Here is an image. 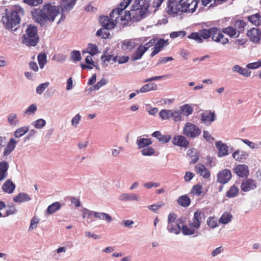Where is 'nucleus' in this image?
<instances>
[{
  "mask_svg": "<svg viewBox=\"0 0 261 261\" xmlns=\"http://www.w3.org/2000/svg\"><path fill=\"white\" fill-rule=\"evenodd\" d=\"M59 13L58 6L48 3L44 5L41 9H34L32 11V15L35 22L43 26L45 25L47 22H54Z\"/></svg>",
  "mask_w": 261,
  "mask_h": 261,
  "instance_id": "f257e3e1",
  "label": "nucleus"
},
{
  "mask_svg": "<svg viewBox=\"0 0 261 261\" xmlns=\"http://www.w3.org/2000/svg\"><path fill=\"white\" fill-rule=\"evenodd\" d=\"M141 1V0H123L116 9H113L111 11L110 14L111 19L113 22H115L116 25L120 21H121L122 24L123 23V21H127L130 19V14L129 11H124V10L131 3H133L132 10L139 9Z\"/></svg>",
  "mask_w": 261,
  "mask_h": 261,
  "instance_id": "f03ea898",
  "label": "nucleus"
},
{
  "mask_svg": "<svg viewBox=\"0 0 261 261\" xmlns=\"http://www.w3.org/2000/svg\"><path fill=\"white\" fill-rule=\"evenodd\" d=\"M24 10L20 7L15 6L12 10H5V14L2 16V21L7 29L16 31L19 27L21 17L24 15Z\"/></svg>",
  "mask_w": 261,
  "mask_h": 261,
  "instance_id": "7ed1b4c3",
  "label": "nucleus"
},
{
  "mask_svg": "<svg viewBox=\"0 0 261 261\" xmlns=\"http://www.w3.org/2000/svg\"><path fill=\"white\" fill-rule=\"evenodd\" d=\"M205 214L200 211L195 212L194 217L189 221V225H183L181 228L184 235H193L198 234L197 230L200 228L201 223L205 219Z\"/></svg>",
  "mask_w": 261,
  "mask_h": 261,
  "instance_id": "20e7f679",
  "label": "nucleus"
},
{
  "mask_svg": "<svg viewBox=\"0 0 261 261\" xmlns=\"http://www.w3.org/2000/svg\"><path fill=\"white\" fill-rule=\"evenodd\" d=\"M202 40H207L211 38L212 40L218 43L225 45L229 42V39L222 34L217 27H212L208 29H202L199 31Z\"/></svg>",
  "mask_w": 261,
  "mask_h": 261,
  "instance_id": "39448f33",
  "label": "nucleus"
},
{
  "mask_svg": "<svg viewBox=\"0 0 261 261\" xmlns=\"http://www.w3.org/2000/svg\"><path fill=\"white\" fill-rule=\"evenodd\" d=\"M39 41L37 29L36 27L30 25L22 37V42L28 46H35Z\"/></svg>",
  "mask_w": 261,
  "mask_h": 261,
  "instance_id": "423d86ee",
  "label": "nucleus"
},
{
  "mask_svg": "<svg viewBox=\"0 0 261 261\" xmlns=\"http://www.w3.org/2000/svg\"><path fill=\"white\" fill-rule=\"evenodd\" d=\"M184 8L182 0L180 1L169 0L168 2L166 10L169 15L175 16L176 15L184 13Z\"/></svg>",
  "mask_w": 261,
  "mask_h": 261,
  "instance_id": "0eeeda50",
  "label": "nucleus"
},
{
  "mask_svg": "<svg viewBox=\"0 0 261 261\" xmlns=\"http://www.w3.org/2000/svg\"><path fill=\"white\" fill-rule=\"evenodd\" d=\"M201 133L200 129L190 122H187L183 128V134L188 138H196Z\"/></svg>",
  "mask_w": 261,
  "mask_h": 261,
  "instance_id": "6e6552de",
  "label": "nucleus"
},
{
  "mask_svg": "<svg viewBox=\"0 0 261 261\" xmlns=\"http://www.w3.org/2000/svg\"><path fill=\"white\" fill-rule=\"evenodd\" d=\"M231 171L229 169H225L218 173L217 181L222 184H225L231 179Z\"/></svg>",
  "mask_w": 261,
  "mask_h": 261,
  "instance_id": "1a4fd4ad",
  "label": "nucleus"
},
{
  "mask_svg": "<svg viewBox=\"0 0 261 261\" xmlns=\"http://www.w3.org/2000/svg\"><path fill=\"white\" fill-rule=\"evenodd\" d=\"M199 2L198 0H182L184 6V12L193 13L196 10Z\"/></svg>",
  "mask_w": 261,
  "mask_h": 261,
  "instance_id": "9d476101",
  "label": "nucleus"
},
{
  "mask_svg": "<svg viewBox=\"0 0 261 261\" xmlns=\"http://www.w3.org/2000/svg\"><path fill=\"white\" fill-rule=\"evenodd\" d=\"M247 35L251 41L257 43L260 40L261 32L257 28H253L247 31Z\"/></svg>",
  "mask_w": 261,
  "mask_h": 261,
  "instance_id": "9b49d317",
  "label": "nucleus"
},
{
  "mask_svg": "<svg viewBox=\"0 0 261 261\" xmlns=\"http://www.w3.org/2000/svg\"><path fill=\"white\" fill-rule=\"evenodd\" d=\"M216 120L215 112L211 111H205L201 114V120L205 124L208 125Z\"/></svg>",
  "mask_w": 261,
  "mask_h": 261,
  "instance_id": "f8f14e48",
  "label": "nucleus"
},
{
  "mask_svg": "<svg viewBox=\"0 0 261 261\" xmlns=\"http://www.w3.org/2000/svg\"><path fill=\"white\" fill-rule=\"evenodd\" d=\"M137 46L134 39H125L122 42L121 48L125 52L132 51Z\"/></svg>",
  "mask_w": 261,
  "mask_h": 261,
  "instance_id": "ddd939ff",
  "label": "nucleus"
},
{
  "mask_svg": "<svg viewBox=\"0 0 261 261\" xmlns=\"http://www.w3.org/2000/svg\"><path fill=\"white\" fill-rule=\"evenodd\" d=\"M233 171L239 177H247L249 175L248 167L245 165H238L233 168Z\"/></svg>",
  "mask_w": 261,
  "mask_h": 261,
  "instance_id": "4468645a",
  "label": "nucleus"
},
{
  "mask_svg": "<svg viewBox=\"0 0 261 261\" xmlns=\"http://www.w3.org/2000/svg\"><path fill=\"white\" fill-rule=\"evenodd\" d=\"M172 143L180 147H187L189 142L186 138L182 135H177L174 137L172 140Z\"/></svg>",
  "mask_w": 261,
  "mask_h": 261,
  "instance_id": "2eb2a0df",
  "label": "nucleus"
},
{
  "mask_svg": "<svg viewBox=\"0 0 261 261\" xmlns=\"http://www.w3.org/2000/svg\"><path fill=\"white\" fill-rule=\"evenodd\" d=\"M256 187V182L254 180L248 178L243 181L241 184V190L244 192H248L253 190Z\"/></svg>",
  "mask_w": 261,
  "mask_h": 261,
  "instance_id": "dca6fc26",
  "label": "nucleus"
},
{
  "mask_svg": "<svg viewBox=\"0 0 261 261\" xmlns=\"http://www.w3.org/2000/svg\"><path fill=\"white\" fill-rule=\"evenodd\" d=\"M99 21L102 27L107 30L114 29L116 27L115 22L111 19L110 17L107 16H103L100 17Z\"/></svg>",
  "mask_w": 261,
  "mask_h": 261,
  "instance_id": "f3484780",
  "label": "nucleus"
},
{
  "mask_svg": "<svg viewBox=\"0 0 261 261\" xmlns=\"http://www.w3.org/2000/svg\"><path fill=\"white\" fill-rule=\"evenodd\" d=\"M195 172L204 178L210 177V172L208 169L202 164H198L195 167Z\"/></svg>",
  "mask_w": 261,
  "mask_h": 261,
  "instance_id": "a211bd4d",
  "label": "nucleus"
},
{
  "mask_svg": "<svg viewBox=\"0 0 261 261\" xmlns=\"http://www.w3.org/2000/svg\"><path fill=\"white\" fill-rule=\"evenodd\" d=\"M167 44V41H166L163 39H160L159 40H158V42H155L154 44V46L153 48V50L150 54V56L153 57L155 55L158 54L163 48V47Z\"/></svg>",
  "mask_w": 261,
  "mask_h": 261,
  "instance_id": "6ab92c4d",
  "label": "nucleus"
},
{
  "mask_svg": "<svg viewBox=\"0 0 261 261\" xmlns=\"http://www.w3.org/2000/svg\"><path fill=\"white\" fill-rule=\"evenodd\" d=\"M219 29L220 32L222 34H225L227 35L230 37H238L239 35H238L237 29L232 26L227 27L226 28H224L222 29L220 28H218Z\"/></svg>",
  "mask_w": 261,
  "mask_h": 261,
  "instance_id": "aec40b11",
  "label": "nucleus"
},
{
  "mask_svg": "<svg viewBox=\"0 0 261 261\" xmlns=\"http://www.w3.org/2000/svg\"><path fill=\"white\" fill-rule=\"evenodd\" d=\"M76 0H62L60 7L62 12L70 11L75 4Z\"/></svg>",
  "mask_w": 261,
  "mask_h": 261,
  "instance_id": "412c9836",
  "label": "nucleus"
},
{
  "mask_svg": "<svg viewBox=\"0 0 261 261\" xmlns=\"http://www.w3.org/2000/svg\"><path fill=\"white\" fill-rule=\"evenodd\" d=\"M9 167V164L7 162H0V181L4 180L7 177V171Z\"/></svg>",
  "mask_w": 261,
  "mask_h": 261,
  "instance_id": "4be33fe9",
  "label": "nucleus"
},
{
  "mask_svg": "<svg viewBox=\"0 0 261 261\" xmlns=\"http://www.w3.org/2000/svg\"><path fill=\"white\" fill-rule=\"evenodd\" d=\"M216 146L218 150V156H223L228 153V149L227 146L222 143L221 141L216 142Z\"/></svg>",
  "mask_w": 261,
  "mask_h": 261,
  "instance_id": "5701e85b",
  "label": "nucleus"
},
{
  "mask_svg": "<svg viewBox=\"0 0 261 261\" xmlns=\"http://www.w3.org/2000/svg\"><path fill=\"white\" fill-rule=\"evenodd\" d=\"M15 188V184L10 179H7L2 186L3 191L9 194L12 193Z\"/></svg>",
  "mask_w": 261,
  "mask_h": 261,
  "instance_id": "b1692460",
  "label": "nucleus"
},
{
  "mask_svg": "<svg viewBox=\"0 0 261 261\" xmlns=\"http://www.w3.org/2000/svg\"><path fill=\"white\" fill-rule=\"evenodd\" d=\"M233 72H237L244 77H249L251 75V71L247 68H242L238 65H234L232 68Z\"/></svg>",
  "mask_w": 261,
  "mask_h": 261,
  "instance_id": "393cba45",
  "label": "nucleus"
},
{
  "mask_svg": "<svg viewBox=\"0 0 261 261\" xmlns=\"http://www.w3.org/2000/svg\"><path fill=\"white\" fill-rule=\"evenodd\" d=\"M146 51V49L143 47L142 44H141L133 54L131 57L132 60L136 61L140 59Z\"/></svg>",
  "mask_w": 261,
  "mask_h": 261,
  "instance_id": "a878e982",
  "label": "nucleus"
},
{
  "mask_svg": "<svg viewBox=\"0 0 261 261\" xmlns=\"http://www.w3.org/2000/svg\"><path fill=\"white\" fill-rule=\"evenodd\" d=\"M16 144L17 141L14 139H11L4 151V155L7 156L10 154L11 152L14 149Z\"/></svg>",
  "mask_w": 261,
  "mask_h": 261,
  "instance_id": "bb28decb",
  "label": "nucleus"
},
{
  "mask_svg": "<svg viewBox=\"0 0 261 261\" xmlns=\"http://www.w3.org/2000/svg\"><path fill=\"white\" fill-rule=\"evenodd\" d=\"M248 154L246 152L237 150L232 153L233 158L237 161H242L247 158Z\"/></svg>",
  "mask_w": 261,
  "mask_h": 261,
  "instance_id": "cd10ccee",
  "label": "nucleus"
},
{
  "mask_svg": "<svg viewBox=\"0 0 261 261\" xmlns=\"http://www.w3.org/2000/svg\"><path fill=\"white\" fill-rule=\"evenodd\" d=\"M177 202L179 205L186 207L190 205L191 203V200L187 195H184L179 196Z\"/></svg>",
  "mask_w": 261,
  "mask_h": 261,
  "instance_id": "c85d7f7f",
  "label": "nucleus"
},
{
  "mask_svg": "<svg viewBox=\"0 0 261 261\" xmlns=\"http://www.w3.org/2000/svg\"><path fill=\"white\" fill-rule=\"evenodd\" d=\"M234 27L240 35L241 33H243L247 25V23L243 20H236L233 23Z\"/></svg>",
  "mask_w": 261,
  "mask_h": 261,
  "instance_id": "c756f323",
  "label": "nucleus"
},
{
  "mask_svg": "<svg viewBox=\"0 0 261 261\" xmlns=\"http://www.w3.org/2000/svg\"><path fill=\"white\" fill-rule=\"evenodd\" d=\"M119 199L121 201H133V200H139V197L136 194H128L124 193L122 194L119 196Z\"/></svg>",
  "mask_w": 261,
  "mask_h": 261,
  "instance_id": "7c9ffc66",
  "label": "nucleus"
},
{
  "mask_svg": "<svg viewBox=\"0 0 261 261\" xmlns=\"http://www.w3.org/2000/svg\"><path fill=\"white\" fill-rule=\"evenodd\" d=\"M31 199L30 196L26 193H20L15 196L13 198L14 201L15 202H22L28 201Z\"/></svg>",
  "mask_w": 261,
  "mask_h": 261,
  "instance_id": "2f4dec72",
  "label": "nucleus"
},
{
  "mask_svg": "<svg viewBox=\"0 0 261 261\" xmlns=\"http://www.w3.org/2000/svg\"><path fill=\"white\" fill-rule=\"evenodd\" d=\"M167 229L169 232L176 234L179 233L181 230L179 224L177 222L168 224Z\"/></svg>",
  "mask_w": 261,
  "mask_h": 261,
  "instance_id": "473e14b6",
  "label": "nucleus"
},
{
  "mask_svg": "<svg viewBox=\"0 0 261 261\" xmlns=\"http://www.w3.org/2000/svg\"><path fill=\"white\" fill-rule=\"evenodd\" d=\"M137 144L139 148H142L151 144L152 141L150 139L138 138L137 140Z\"/></svg>",
  "mask_w": 261,
  "mask_h": 261,
  "instance_id": "72a5a7b5",
  "label": "nucleus"
},
{
  "mask_svg": "<svg viewBox=\"0 0 261 261\" xmlns=\"http://www.w3.org/2000/svg\"><path fill=\"white\" fill-rule=\"evenodd\" d=\"M94 217L100 220H106L107 222H110L112 221V217L105 213L94 212Z\"/></svg>",
  "mask_w": 261,
  "mask_h": 261,
  "instance_id": "f704fd0d",
  "label": "nucleus"
},
{
  "mask_svg": "<svg viewBox=\"0 0 261 261\" xmlns=\"http://www.w3.org/2000/svg\"><path fill=\"white\" fill-rule=\"evenodd\" d=\"M248 20L255 25L260 26L261 23V17L258 13L248 16Z\"/></svg>",
  "mask_w": 261,
  "mask_h": 261,
  "instance_id": "c9c22d12",
  "label": "nucleus"
},
{
  "mask_svg": "<svg viewBox=\"0 0 261 261\" xmlns=\"http://www.w3.org/2000/svg\"><path fill=\"white\" fill-rule=\"evenodd\" d=\"M239 189L235 185L230 187L228 191L226 193V196L231 198L236 197L239 193Z\"/></svg>",
  "mask_w": 261,
  "mask_h": 261,
  "instance_id": "e433bc0d",
  "label": "nucleus"
},
{
  "mask_svg": "<svg viewBox=\"0 0 261 261\" xmlns=\"http://www.w3.org/2000/svg\"><path fill=\"white\" fill-rule=\"evenodd\" d=\"M8 121L10 125L16 126L19 123V119L15 113H11L8 116Z\"/></svg>",
  "mask_w": 261,
  "mask_h": 261,
  "instance_id": "4c0bfd02",
  "label": "nucleus"
},
{
  "mask_svg": "<svg viewBox=\"0 0 261 261\" xmlns=\"http://www.w3.org/2000/svg\"><path fill=\"white\" fill-rule=\"evenodd\" d=\"M61 207V204L58 202H55L49 205L46 210V213L50 215L56 212Z\"/></svg>",
  "mask_w": 261,
  "mask_h": 261,
  "instance_id": "58836bf2",
  "label": "nucleus"
},
{
  "mask_svg": "<svg viewBox=\"0 0 261 261\" xmlns=\"http://www.w3.org/2000/svg\"><path fill=\"white\" fill-rule=\"evenodd\" d=\"M157 89V85L153 83H148L144 85L142 88L140 89V91L141 93H145L151 90H155Z\"/></svg>",
  "mask_w": 261,
  "mask_h": 261,
  "instance_id": "ea45409f",
  "label": "nucleus"
},
{
  "mask_svg": "<svg viewBox=\"0 0 261 261\" xmlns=\"http://www.w3.org/2000/svg\"><path fill=\"white\" fill-rule=\"evenodd\" d=\"M232 218V215L228 212L224 213L219 219V222L224 224L229 222Z\"/></svg>",
  "mask_w": 261,
  "mask_h": 261,
  "instance_id": "a19ab883",
  "label": "nucleus"
},
{
  "mask_svg": "<svg viewBox=\"0 0 261 261\" xmlns=\"http://www.w3.org/2000/svg\"><path fill=\"white\" fill-rule=\"evenodd\" d=\"M180 111L184 115L188 116L192 113L193 109L189 105L186 104L181 107Z\"/></svg>",
  "mask_w": 261,
  "mask_h": 261,
  "instance_id": "79ce46f5",
  "label": "nucleus"
},
{
  "mask_svg": "<svg viewBox=\"0 0 261 261\" xmlns=\"http://www.w3.org/2000/svg\"><path fill=\"white\" fill-rule=\"evenodd\" d=\"M28 126H23L19 127L18 129H17L15 132L14 136L16 138H19L24 135L25 134H26L28 132Z\"/></svg>",
  "mask_w": 261,
  "mask_h": 261,
  "instance_id": "37998d69",
  "label": "nucleus"
},
{
  "mask_svg": "<svg viewBox=\"0 0 261 261\" xmlns=\"http://www.w3.org/2000/svg\"><path fill=\"white\" fill-rule=\"evenodd\" d=\"M86 53L91 56H94L98 53V48L96 44L90 43L86 49Z\"/></svg>",
  "mask_w": 261,
  "mask_h": 261,
  "instance_id": "c03bdc74",
  "label": "nucleus"
},
{
  "mask_svg": "<svg viewBox=\"0 0 261 261\" xmlns=\"http://www.w3.org/2000/svg\"><path fill=\"white\" fill-rule=\"evenodd\" d=\"M129 58V57L127 56H116L113 58V61L114 63L118 62L119 64H123L126 63L128 61Z\"/></svg>",
  "mask_w": 261,
  "mask_h": 261,
  "instance_id": "a18cd8bd",
  "label": "nucleus"
},
{
  "mask_svg": "<svg viewBox=\"0 0 261 261\" xmlns=\"http://www.w3.org/2000/svg\"><path fill=\"white\" fill-rule=\"evenodd\" d=\"M202 192V187L200 185H194L191 191V193L193 195L200 196Z\"/></svg>",
  "mask_w": 261,
  "mask_h": 261,
  "instance_id": "49530a36",
  "label": "nucleus"
},
{
  "mask_svg": "<svg viewBox=\"0 0 261 261\" xmlns=\"http://www.w3.org/2000/svg\"><path fill=\"white\" fill-rule=\"evenodd\" d=\"M206 222L207 224L211 228H214L218 226L217 219L214 217H208Z\"/></svg>",
  "mask_w": 261,
  "mask_h": 261,
  "instance_id": "de8ad7c7",
  "label": "nucleus"
},
{
  "mask_svg": "<svg viewBox=\"0 0 261 261\" xmlns=\"http://www.w3.org/2000/svg\"><path fill=\"white\" fill-rule=\"evenodd\" d=\"M38 61L40 68H43L47 62L46 55L44 54L38 56Z\"/></svg>",
  "mask_w": 261,
  "mask_h": 261,
  "instance_id": "09e8293b",
  "label": "nucleus"
},
{
  "mask_svg": "<svg viewBox=\"0 0 261 261\" xmlns=\"http://www.w3.org/2000/svg\"><path fill=\"white\" fill-rule=\"evenodd\" d=\"M188 38L193 39L198 43H202V40L201 38L199 32H193L188 36Z\"/></svg>",
  "mask_w": 261,
  "mask_h": 261,
  "instance_id": "8fccbe9b",
  "label": "nucleus"
},
{
  "mask_svg": "<svg viewBox=\"0 0 261 261\" xmlns=\"http://www.w3.org/2000/svg\"><path fill=\"white\" fill-rule=\"evenodd\" d=\"M171 110H162L160 112V116L162 119H168L171 117Z\"/></svg>",
  "mask_w": 261,
  "mask_h": 261,
  "instance_id": "3c124183",
  "label": "nucleus"
},
{
  "mask_svg": "<svg viewBox=\"0 0 261 261\" xmlns=\"http://www.w3.org/2000/svg\"><path fill=\"white\" fill-rule=\"evenodd\" d=\"M154 149L152 147H148L145 148H143L141 150V153L143 155L150 156L154 154Z\"/></svg>",
  "mask_w": 261,
  "mask_h": 261,
  "instance_id": "603ef678",
  "label": "nucleus"
},
{
  "mask_svg": "<svg viewBox=\"0 0 261 261\" xmlns=\"http://www.w3.org/2000/svg\"><path fill=\"white\" fill-rule=\"evenodd\" d=\"M106 29H99L97 32V36L101 37L102 38H107L110 36V34L108 32H107Z\"/></svg>",
  "mask_w": 261,
  "mask_h": 261,
  "instance_id": "864d4df0",
  "label": "nucleus"
},
{
  "mask_svg": "<svg viewBox=\"0 0 261 261\" xmlns=\"http://www.w3.org/2000/svg\"><path fill=\"white\" fill-rule=\"evenodd\" d=\"M171 117H172L175 121H180L181 119V112L178 111H174L173 112L171 111Z\"/></svg>",
  "mask_w": 261,
  "mask_h": 261,
  "instance_id": "5fc2aeb1",
  "label": "nucleus"
},
{
  "mask_svg": "<svg viewBox=\"0 0 261 261\" xmlns=\"http://www.w3.org/2000/svg\"><path fill=\"white\" fill-rule=\"evenodd\" d=\"M94 212L87 209H85L83 211V217L84 219H91L92 217H94Z\"/></svg>",
  "mask_w": 261,
  "mask_h": 261,
  "instance_id": "6e6d98bb",
  "label": "nucleus"
},
{
  "mask_svg": "<svg viewBox=\"0 0 261 261\" xmlns=\"http://www.w3.org/2000/svg\"><path fill=\"white\" fill-rule=\"evenodd\" d=\"M186 33L185 31H179L177 32H173L170 34V37L174 39L178 37H184L186 36Z\"/></svg>",
  "mask_w": 261,
  "mask_h": 261,
  "instance_id": "4d7b16f0",
  "label": "nucleus"
},
{
  "mask_svg": "<svg viewBox=\"0 0 261 261\" xmlns=\"http://www.w3.org/2000/svg\"><path fill=\"white\" fill-rule=\"evenodd\" d=\"M261 66V60H259L258 61L250 63L247 65L246 67L248 69H256Z\"/></svg>",
  "mask_w": 261,
  "mask_h": 261,
  "instance_id": "13d9d810",
  "label": "nucleus"
},
{
  "mask_svg": "<svg viewBox=\"0 0 261 261\" xmlns=\"http://www.w3.org/2000/svg\"><path fill=\"white\" fill-rule=\"evenodd\" d=\"M23 2L31 6H37L43 3V0H24Z\"/></svg>",
  "mask_w": 261,
  "mask_h": 261,
  "instance_id": "bf43d9fd",
  "label": "nucleus"
},
{
  "mask_svg": "<svg viewBox=\"0 0 261 261\" xmlns=\"http://www.w3.org/2000/svg\"><path fill=\"white\" fill-rule=\"evenodd\" d=\"M71 58L72 60L80 61L81 60V53L78 50H73L71 54Z\"/></svg>",
  "mask_w": 261,
  "mask_h": 261,
  "instance_id": "052dcab7",
  "label": "nucleus"
},
{
  "mask_svg": "<svg viewBox=\"0 0 261 261\" xmlns=\"http://www.w3.org/2000/svg\"><path fill=\"white\" fill-rule=\"evenodd\" d=\"M199 3L201 2L202 5L204 6H207L210 5H218V4L216 3V0H198Z\"/></svg>",
  "mask_w": 261,
  "mask_h": 261,
  "instance_id": "680f3d73",
  "label": "nucleus"
},
{
  "mask_svg": "<svg viewBox=\"0 0 261 261\" xmlns=\"http://www.w3.org/2000/svg\"><path fill=\"white\" fill-rule=\"evenodd\" d=\"M47 82L40 84L36 88V92L38 94H41L48 86Z\"/></svg>",
  "mask_w": 261,
  "mask_h": 261,
  "instance_id": "e2e57ef3",
  "label": "nucleus"
},
{
  "mask_svg": "<svg viewBox=\"0 0 261 261\" xmlns=\"http://www.w3.org/2000/svg\"><path fill=\"white\" fill-rule=\"evenodd\" d=\"M171 139V136L169 135H161L160 138H159V141L162 143H166L169 142Z\"/></svg>",
  "mask_w": 261,
  "mask_h": 261,
  "instance_id": "0e129e2a",
  "label": "nucleus"
},
{
  "mask_svg": "<svg viewBox=\"0 0 261 261\" xmlns=\"http://www.w3.org/2000/svg\"><path fill=\"white\" fill-rule=\"evenodd\" d=\"M46 122L44 119H39L35 122L34 126L36 128H41L45 125Z\"/></svg>",
  "mask_w": 261,
  "mask_h": 261,
  "instance_id": "69168bd1",
  "label": "nucleus"
},
{
  "mask_svg": "<svg viewBox=\"0 0 261 261\" xmlns=\"http://www.w3.org/2000/svg\"><path fill=\"white\" fill-rule=\"evenodd\" d=\"M243 141L244 143L247 145L249 147H250L252 149H258L259 148L258 144L252 142L248 140H243Z\"/></svg>",
  "mask_w": 261,
  "mask_h": 261,
  "instance_id": "338daca9",
  "label": "nucleus"
},
{
  "mask_svg": "<svg viewBox=\"0 0 261 261\" xmlns=\"http://www.w3.org/2000/svg\"><path fill=\"white\" fill-rule=\"evenodd\" d=\"M164 205V203L163 202H161L160 204H154L151 205H149L148 208L152 212H156V210H159L162 206Z\"/></svg>",
  "mask_w": 261,
  "mask_h": 261,
  "instance_id": "774afa93",
  "label": "nucleus"
}]
</instances>
